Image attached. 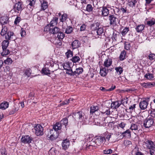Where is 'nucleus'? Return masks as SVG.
I'll return each mask as SVG.
<instances>
[{
	"instance_id": "f257e3e1",
	"label": "nucleus",
	"mask_w": 155,
	"mask_h": 155,
	"mask_svg": "<svg viewBox=\"0 0 155 155\" xmlns=\"http://www.w3.org/2000/svg\"><path fill=\"white\" fill-rule=\"evenodd\" d=\"M92 34H97L95 35H93V36L98 38H102L104 37V32L103 27H100L97 28V29L96 30H92L91 32Z\"/></svg>"
},
{
	"instance_id": "f03ea898",
	"label": "nucleus",
	"mask_w": 155,
	"mask_h": 155,
	"mask_svg": "<svg viewBox=\"0 0 155 155\" xmlns=\"http://www.w3.org/2000/svg\"><path fill=\"white\" fill-rule=\"evenodd\" d=\"M9 44V41L8 40H4L2 43V51L1 54L2 56L6 55L8 54L10 51L7 49Z\"/></svg>"
},
{
	"instance_id": "7ed1b4c3",
	"label": "nucleus",
	"mask_w": 155,
	"mask_h": 155,
	"mask_svg": "<svg viewBox=\"0 0 155 155\" xmlns=\"http://www.w3.org/2000/svg\"><path fill=\"white\" fill-rule=\"evenodd\" d=\"M44 30L45 31L48 32L54 35L58 34L60 31V29L57 27L51 28L50 27L49 25H47L45 27Z\"/></svg>"
},
{
	"instance_id": "20e7f679",
	"label": "nucleus",
	"mask_w": 155,
	"mask_h": 155,
	"mask_svg": "<svg viewBox=\"0 0 155 155\" xmlns=\"http://www.w3.org/2000/svg\"><path fill=\"white\" fill-rule=\"evenodd\" d=\"M32 130L37 136H42L44 134L43 128L40 124L36 125Z\"/></svg>"
},
{
	"instance_id": "39448f33",
	"label": "nucleus",
	"mask_w": 155,
	"mask_h": 155,
	"mask_svg": "<svg viewBox=\"0 0 155 155\" xmlns=\"http://www.w3.org/2000/svg\"><path fill=\"white\" fill-rule=\"evenodd\" d=\"M105 137L106 141L107 140L109 141L110 139L111 141H115L117 140L118 137H117V134H113L110 133H105L103 135Z\"/></svg>"
},
{
	"instance_id": "423d86ee",
	"label": "nucleus",
	"mask_w": 155,
	"mask_h": 155,
	"mask_svg": "<svg viewBox=\"0 0 155 155\" xmlns=\"http://www.w3.org/2000/svg\"><path fill=\"white\" fill-rule=\"evenodd\" d=\"M95 140L93 141V143H94L98 146L101 145L102 143L106 142V139L104 135L96 136L95 137Z\"/></svg>"
},
{
	"instance_id": "0eeeda50",
	"label": "nucleus",
	"mask_w": 155,
	"mask_h": 155,
	"mask_svg": "<svg viewBox=\"0 0 155 155\" xmlns=\"http://www.w3.org/2000/svg\"><path fill=\"white\" fill-rule=\"evenodd\" d=\"M153 123L154 120L152 118L147 117L143 121V126L146 128H149L153 125Z\"/></svg>"
},
{
	"instance_id": "6e6552de",
	"label": "nucleus",
	"mask_w": 155,
	"mask_h": 155,
	"mask_svg": "<svg viewBox=\"0 0 155 155\" xmlns=\"http://www.w3.org/2000/svg\"><path fill=\"white\" fill-rule=\"evenodd\" d=\"M84 113L80 111L74 113L72 116L75 120L81 121L84 118Z\"/></svg>"
},
{
	"instance_id": "1a4fd4ad",
	"label": "nucleus",
	"mask_w": 155,
	"mask_h": 155,
	"mask_svg": "<svg viewBox=\"0 0 155 155\" xmlns=\"http://www.w3.org/2000/svg\"><path fill=\"white\" fill-rule=\"evenodd\" d=\"M109 20L110 21V24L114 26L117 25L118 21L116 16L114 15H110L109 16Z\"/></svg>"
},
{
	"instance_id": "9d476101",
	"label": "nucleus",
	"mask_w": 155,
	"mask_h": 155,
	"mask_svg": "<svg viewBox=\"0 0 155 155\" xmlns=\"http://www.w3.org/2000/svg\"><path fill=\"white\" fill-rule=\"evenodd\" d=\"M24 8V5L21 2H18L14 6L13 9L15 12L21 11Z\"/></svg>"
},
{
	"instance_id": "9b49d317",
	"label": "nucleus",
	"mask_w": 155,
	"mask_h": 155,
	"mask_svg": "<svg viewBox=\"0 0 155 155\" xmlns=\"http://www.w3.org/2000/svg\"><path fill=\"white\" fill-rule=\"evenodd\" d=\"M154 145L153 143L151 140H147L143 142V146L145 149H150Z\"/></svg>"
},
{
	"instance_id": "f8f14e48",
	"label": "nucleus",
	"mask_w": 155,
	"mask_h": 155,
	"mask_svg": "<svg viewBox=\"0 0 155 155\" xmlns=\"http://www.w3.org/2000/svg\"><path fill=\"white\" fill-rule=\"evenodd\" d=\"M49 135H50L48 137V138L51 140H54L58 137V132L52 129L50 130V134H49L48 136Z\"/></svg>"
},
{
	"instance_id": "ddd939ff",
	"label": "nucleus",
	"mask_w": 155,
	"mask_h": 155,
	"mask_svg": "<svg viewBox=\"0 0 155 155\" xmlns=\"http://www.w3.org/2000/svg\"><path fill=\"white\" fill-rule=\"evenodd\" d=\"M32 138L29 135L23 136L21 139V141L24 143H29L31 142Z\"/></svg>"
},
{
	"instance_id": "4468645a",
	"label": "nucleus",
	"mask_w": 155,
	"mask_h": 155,
	"mask_svg": "<svg viewBox=\"0 0 155 155\" xmlns=\"http://www.w3.org/2000/svg\"><path fill=\"white\" fill-rule=\"evenodd\" d=\"M15 35L14 33L11 31H8L5 35V38L6 40H13L15 39Z\"/></svg>"
},
{
	"instance_id": "2eb2a0df",
	"label": "nucleus",
	"mask_w": 155,
	"mask_h": 155,
	"mask_svg": "<svg viewBox=\"0 0 155 155\" xmlns=\"http://www.w3.org/2000/svg\"><path fill=\"white\" fill-rule=\"evenodd\" d=\"M64 36L65 35L64 33L60 31L58 34L57 38L58 39H56L55 40V41H57L58 42H55V44H58L59 45H61L62 43L60 39L62 40L64 38Z\"/></svg>"
},
{
	"instance_id": "dca6fc26",
	"label": "nucleus",
	"mask_w": 155,
	"mask_h": 155,
	"mask_svg": "<svg viewBox=\"0 0 155 155\" xmlns=\"http://www.w3.org/2000/svg\"><path fill=\"white\" fill-rule=\"evenodd\" d=\"M67 23H63L62 25V27L63 29L66 28L65 33L67 34H70L73 31L72 28L70 26H68L66 25Z\"/></svg>"
},
{
	"instance_id": "f3484780",
	"label": "nucleus",
	"mask_w": 155,
	"mask_h": 155,
	"mask_svg": "<svg viewBox=\"0 0 155 155\" xmlns=\"http://www.w3.org/2000/svg\"><path fill=\"white\" fill-rule=\"evenodd\" d=\"M148 104V102L146 100H143L141 101L139 104V106L142 110H144L146 109Z\"/></svg>"
},
{
	"instance_id": "a211bd4d",
	"label": "nucleus",
	"mask_w": 155,
	"mask_h": 155,
	"mask_svg": "<svg viewBox=\"0 0 155 155\" xmlns=\"http://www.w3.org/2000/svg\"><path fill=\"white\" fill-rule=\"evenodd\" d=\"M121 101H118L112 102L111 104V107L113 109H116L118 108L121 104Z\"/></svg>"
},
{
	"instance_id": "6ab92c4d",
	"label": "nucleus",
	"mask_w": 155,
	"mask_h": 155,
	"mask_svg": "<svg viewBox=\"0 0 155 155\" xmlns=\"http://www.w3.org/2000/svg\"><path fill=\"white\" fill-rule=\"evenodd\" d=\"M112 62V59L108 58L105 60L103 65L105 67L108 68L111 65Z\"/></svg>"
},
{
	"instance_id": "aec40b11",
	"label": "nucleus",
	"mask_w": 155,
	"mask_h": 155,
	"mask_svg": "<svg viewBox=\"0 0 155 155\" xmlns=\"http://www.w3.org/2000/svg\"><path fill=\"white\" fill-rule=\"evenodd\" d=\"M58 20V18L56 17L53 18V20L51 21L50 23L47 25H49L50 27H53V26L56 25L57 24Z\"/></svg>"
},
{
	"instance_id": "412c9836",
	"label": "nucleus",
	"mask_w": 155,
	"mask_h": 155,
	"mask_svg": "<svg viewBox=\"0 0 155 155\" xmlns=\"http://www.w3.org/2000/svg\"><path fill=\"white\" fill-rule=\"evenodd\" d=\"M81 45L79 41L77 40H74L71 44V46L73 49L79 47Z\"/></svg>"
},
{
	"instance_id": "4be33fe9",
	"label": "nucleus",
	"mask_w": 155,
	"mask_h": 155,
	"mask_svg": "<svg viewBox=\"0 0 155 155\" xmlns=\"http://www.w3.org/2000/svg\"><path fill=\"white\" fill-rule=\"evenodd\" d=\"M19 105L15 104L13 107L10 110L9 114H13L17 112L19 110Z\"/></svg>"
},
{
	"instance_id": "5701e85b",
	"label": "nucleus",
	"mask_w": 155,
	"mask_h": 155,
	"mask_svg": "<svg viewBox=\"0 0 155 155\" xmlns=\"http://www.w3.org/2000/svg\"><path fill=\"white\" fill-rule=\"evenodd\" d=\"M108 72V70L106 68H100V73L103 77L105 76Z\"/></svg>"
},
{
	"instance_id": "b1692460",
	"label": "nucleus",
	"mask_w": 155,
	"mask_h": 155,
	"mask_svg": "<svg viewBox=\"0 0 155 155\" xmlns=\"http://www.w3.org/2000/svg\"><path fill=\"white\" fill-rule=\"evenodd\" d=\"M62 145L63 148L64 150H66L69 147L70 145L69 140L67 139H65L63 140L62 143Z\"/></svg>"
},
{
	"instance_id": "393cba45",
	"label": "nucleus",
	"mask_w": 155,
	"mask_h": 155,
	"mask_svg": "<svg viewBox=\"0 0 155 155\" xmlns=\"http://www.w3.org/2000/svg\"><path fill=\"white\" fill-rule=\"evenodd\" d=\"M141 86L145 88L151 87L155 86V82H148L147 83H141Z\"/></svg>"
},
{
	"instance_id": "a878e982",
	"label": "nucleus",
	"mask_w": 155,
	"mask_h": 155,
	"mask_svg": "<svg viewBox=\"0 0 155 155\" xmlns=\"http://www.w3.org/2000/svg\"><path fill=\"white\" fill-rule=\"evenodd\" d=\"M121 134V133H120ZM130 131L129 130H127L121 133V135L120 136V138H122L124 137L125 136H130Z\"/></svg>"
},
{
	"instance_id": "bb28decb",
	"label": "nucleus",
	"mask_w": 155,
	"mask_h": 155,
	"mask_svg": "<svg viewBox=\"0 0 155 155\" xmlns=\"http://www.w3.org/2000/svg\"><path fill=\"white\" fill-rule=\"evenodd\" d=\"M61 124L60 122H57L53 126V130L58 131V130H61Z\"/></svg>"
},
{
	"instance_id": "cd10ccee",
	"label": "nucleus",
	"mask_w": 155,
	"mask_h": 155,
	"mask_svg": "<svg viewBox=\"0 0 155 155\" xmlns=\"http://www.w3.org/2000/svg\"><path fill=\"white\" fill-rule=\"evenodd\" d=\"M102 8V15L104 16H107L109 13V10L106 7H104Z\"/></svg>"
},
{
	"instance_id": "c85d7f7f",
	"label": "nucleus",
	"mask_w": 155,
	"mask_h": 155,
	"mask_svg": "<svg viewBox=\"0 0 155 155\" xmlns=\"http://www.w3.org/2000/svg\"><path fill=\"white\" fill-rule=\"evenodd\" d=\"M145 26L143 25H140L136 26L135 29L137 32H140L144 29Z\"/></svg>"
},
{
	"instance_id": "c756f323",
	"label": "nucleus",
	"mask_w": 155,
	"mask_h": 155,
	"mask_svg": "<svg viewBox=\"0 0 155 155\" xmlns=\"http://www.w3.org/2000/svg\"><path fill=\"white\" fill-rule=\"evenodd\" d=\"M100 24L99 23L97 22L92 24L91 25V27L92 29L93 30L96 31V30L97 29V28H100Z\"/></svg>"
},
{
	"instance_id": "7c9ffc66",
	"label": "nucleus",
	"mask_w": 155,
	"mask_h": 155,
	"mask_svg": "<svg viewBox=\"0 0 155 155\" xmlns=\"http://www.w3.org/2000/svg\"><path fill=\"white\" fill-rule=\"evenodd\" d=\"M133 151L135 155H144L143 153L140 151L138 147H135Z\"/></svg>"
},
{
	"instance_id": "2f4dec72",
	"label": "nucleus",
	"mask_w": 155,
	"mask_h": 155,
	"mask_svg": "<svg viewBox=\"0 0 155 155\" xmlns=\"http://www.w3.org/2000/svg\"><path fill=\"white\" fill-rule=\"evenodd\" d=\"M8 103L7 102L2 103L0 105V109L4 110L8 107Z\"/></svg>"
},
{
	"instance_id": "473e14b6",
	"label": "nucleus",
	"mask_w": 155,
	"mask_h": 155,
	"mask_svg": "<svg viewBox=\"0 0 155 155\" xmlns=\"http://www.w3.org/2000/svg\"><path fill=\"white\" fill-rule=\"evenodd\" d=\"M126 56V51L124 50L121 51L120 55L119 57L120 60V61L124 60Z\"/></svg>"
},
{
	"instance_id": "72a5a7b5",
	"label": "nucleus",
	"mask_w": 155,
	"mask_h": 155,
	"mask_svg": "<svg viewBox=\"0 0 155 155\" xmlns=\"http://www.w3.org/2000/svg\"><path fill=\"white\" fill-rule=\"evenodd\" d=\"M41 73L43 74L48 75L51 74L50 71L48 68H42L41 70Z\"/></svg>"
},
{
	"instance_id": "f704fd0d",
	"label": "nucleus",
	"mask_w": 155,
	"mask_h": 155,
	"mask_svg": "<svg viewBox=\"0 0 155 155\" xmlns=\"http://www.w3.org/2000/svg\"><path fill=\"white\" fill-rule=\"evenodd\" d=\"M84 137H85V139L87 140L88 141L90 142L91 141V144H93L92 146H93V143H93L92 141H94V140H93V139L92 137V136L88 135L87 134L84 135Z\"/></svg>"
},
{
	"instance_id": "c9c22d12",
	"label": "nucleus",
	"mask_w": 155,
	"mask_h": 155,
	"mask_svg": "<svg viewBox=\"0 0 155 155\" xmlns=\"http://www.w3.org/2000/svg\"><path fill=\"white\" fill-rule=\"evenodd\" d=\"M98 110L99 108L97 106H92L90 107V113L93 114Z\"/></svg>"
},
{
	"instance_id": "e433bc0d",
	"label": "nucleus",
	"mask_w": 155,
	"mask_h": 155,
	"mask_svg": "<svg viewBox=\"0 0 155 155\" xmlns=\"http://www.w3.org/2000/svg\"><path fill=\"white\" fill-rule=\"evenodd\" d=\"M8 29L7 27L5 26H2V29L1 35L2 36L5 35L6 33L8 32Z\"/></svg>"
},
{
	"instance_id": "4c0bfd02",
	"label": "nucleus",
	"mask_w": 155,
	"mask_h": 155,
	"mask_svg": "<svg viewBox=\"0 0 155 155\" xmlns=\"http://www.w3.org/2000/svg\"><path fill=\"white\" fill-rule=\"evenodd\" d=\"M137 2L136 0H129L128 4L130 6L133 7L135 6V4Z\"/></svg>"
},
{
	"instance_id": "58836bf2",
	"label": "nucleus",
	"mask_w": 155,
	"mask_h": 155,
	"mask_svg": "<svg viewBox=\"0 0 155 155\" xmlns=\"http://www.w3.org/2000/svg\"><path fill=\"white\" fill-rule=\"evenodd\" d=\"M83 71V69L82 68H76L75 71H74V75L79 74H81Z\"/></svg>"
},
{
	"instance_id": "ea45409f",
	"label": "nucleus",
	"mask_w": 155,
	"mask_h": 155,
	"mask_svg": "<svg viewBox=\"0 0 155 155\" xmlns=\"http://www.w3.org/2000/svg\"><path fill=\"white\" fill-rule=\"evenodd\" d=\"M57 150L54 147L51 148L49 150L48 153L49 155H55Z\"/></svg>"
},
{
	"instance_id": "a19ab883",
	"label": "nucleus",
	"mask_w": 155,
	"mask_h": 155,
	"mask_svg": "<svg viewBox=\"0 0 155 155\" xmlns=\"http://www.w3.org/2000/svg\"><path fill=\"white\" fill-rule=\"evenodd\" d=\"M68 122V119L67 118L65 117L63 119L60 121V124H61V125H64L66 127L67 125Z\"/></svg>"
},
{
	"instance_id": "79ce46f5",
	"label": "nucleus",
	"mask_w": 155,
	"mask_h": 155,
	"mask_svg": "<svg viewBox=\"0 0 155 155\" xmlns=\"http://www.w3.org/2000/svg\"><path fill=\"white\" fill-rule=\"evenodd\" d=\"M46 1L43 0L42 3H41V9L43 10L46 9L48 7V5Z\"/></svg>"
},
{
	"instance_id": "37998d69",
	"label": "nucleus",
	"mask_w": 155,
	"mask_h": 155,
	"mask_svg": "<svg viewBox=\"0 0 155 155\" xmlns=\"http://www.w3.org/2000/svg\"><path fill=\"white\" fill-rule=\"evenodd\" d=\"M115 70L117 73L119 75L123 71L122 68L121 67H118L115 68Z\"/></svg>"
},
{
	"instance_id": "c03bdc74",
	"label": "nucleus",
	"mask_w": 155,
	"mask_h": 155,
	"mask_svg": "<svg viewBox=\"0 0 155 155\" xmlns=\"http://www.w3.org/2000/svg\"><path fill=\"white\" fill-rule=\"evenodd\" d=\"M68 18V15L66 13H63L61 15V18L60 19L61 21L63 22Z\"/></svg>"
},
{
	"instance_id": "a18cd8bd",
	"label": "nucleus",
	"mask_w": 155,
	"mask_h": 155,
	"mask_svg": "<svg viewBox=\"0 0 155 155\" xmlns=\"http://www.w3.org/2000/svg\"><path fill=\"white\" fill-rule=\"evenodd\" d=\"M129 31V27H125L123 30L121 32V34L123 36H125Z\"/></svg>"
},
{
	"instance_id": "49530a36",
	"label": "nucleus",
	"mask_w": 155,
	"mask_h": 155,
	"mask_svg": "<svg viewBox=\"0 0 155 155\" xmlns=\"http://www.w3.org/2000/svg\"><path fill=\"white\" fill-rule=\"evenodd\" d=\"M80 60V58L79 57L77 56H75L72 57V59L71 60L74 63H76L78 62Z\"/></svg>"
},
{
	"instance_id": "de8ad7c7",
	"label": "nucleus",
	"mask_w": 155,
	"mask_h": 155,
	"mask_svg": "<svg viewBox=\"0 0 155 155\" xmlns=\"http://www.w3.org/2000/svg\"><path fill=\"white\" fill-rule=\"evenodd\" d=\"M5 63L7 64H12L13 61L11 58H8L4 61Z\"/></svg>"
},
{
	"instance_id": "09e8293b",
	"label": "nucleus",
	"mask_w": 155,
	"mask_h": 155,
	"mask_svg": "<svg viewBox=\"0 0 155 155\" xmlns=\"http://www.w3.org/2000/svg\"><path fill=\"white\" fill-rule=\"evenodd\" d=\"M130 129L132 130H138V126L136 124H132Z\"/></svg>"
},
{
	"instance_id": "8fccbe9b",
	"label": "nucleus",
	"mask_w": 155,
	"mask_h": 155,
	"mask_svg": "<svg viewBox=\"0 0 155 155\" xmlns=\"http://www.w3.org/2000/svg\"><path fill=\"white\" fill-rule=\"evenodd\" d=\"M144 77L145 78L149 80L152 79L153 78V74L150 73L146 74L145 75Z\"/></svg>"
},
{
	"instance_id": "3c124183",
	"label": "nucleus",
	"mask_w": 155,
	"mask_h": 155,
	"mask_svg": "<svg viewBox=\"0 0 155 155\" xmlns=\"http://www.w3.org/2000/svg\"><path fill=\"white\" fill-rule=\"evenodd\" d=\"M131 46V44L129 42H127L125 43V48L127 50H129Z\"/></svg>"
},
{
	"instance_id": "603ef678",
	"label": "nucleus",
	"mask_w": 155,
	"mask_h": 155,
	"mask_svg": "<svg viewBox=\"0 0 155 155\" xmlns=\"http://www.w3.org/2000/svg\"><path fill=\"white\" fill-rule=\"evenodd\" d=\"M36 2V0H29V3L28 5V6H30L33 7H34Z\"/></svg>"
},
{
	"instance_id": "864d4df0",
	"label": "nucleus",
	"mask_w": 155,
	"mask_h": 155,
	"mask_svg": "<svg viewBox=\"0 0 155 155\" xmlns=\"http://www.w3.org/2000/svg\"><path fill=\"white\" fill-rule=\"evenodd\" d=\"M93 8L90 4H88L86 7V10L89 12H91L93 10Z\"/></svg>"
},
{
	"instance_id": "5fc2aeb1",
	"label": "nucleus",
	"mask_w": 155,
	"mask_h": 155,
	"mask_svg": "<svg viewBox=\"0 0 155 155\" xmlns=\"http://www.w3.org/2000/svg\"><path fill=\"white\" fill-rule=\"evenodd\" d=\"M65 70H66L67 71L71 69V68L69 64L68 63H66L64 64L63 66Z\"/></svg>"
},
{
	"instance_id": "6e6d98bb",
	"label": "nucleus",
	"mask_w": 155,
	"mask_h": 155,
	"mask_svg": "<svg viewBox=\"0 0 155 155\" xmlns=\"http://www.w3.org/2000/svg\"><path fill=\"white\" fill-rule=\"evenodd\" d=\"M155 24V20H150L147 21V24L149 26H151Z\"/></svg>"
},
{
	"instance_id": "4d7b16f0",
	"label": "nucleus",
	"mask_w": 155,
	"mask_h": 155,
	"mask_svg": "<svg viewBox=\"0 0 155 155\" xmlns=\"http://www.w3.org/2000/svg\"><path fill=\"white\" fill-rule=\"evenodd\" d=\"M66 54L68 58L71 57L73 56V54L72 51L70 50L68 51L66 53Z\"/></svg>"
},
{
	"instance_id": "13d9d810",
	"label": "nucleus",
	"mask_w": 155,
	"mask_h": 155,
	"mask_svg": "<svg viewBox=\"0 0 155 155\" xmlns=\"http://www.w3.org/2000/svg\"><path fill=\"white\" fill-rule=\"evenodd\" d=\"M148 57L149 59L150 60L152 61L154 60L155 59V54L151 53L149 55Z\"/></svg>"
},
{
	"instance_id": "bf43d9fd",
	"label": "nucleus",
	"mask_w": 155,
	"mask_h": 155,
	"mask_svg": "<svg viewBox=\"0 0 155 155\" xmlns=\"http://www.w3.org/2000/svg\"><path fill=\"white\" fill-rule=\"evenodd\" d=\"M25 74L28 77H29L31 74V70L30 69H27L25 72Z\"/></svg>"
},
{
	"instance_id": "052dcab7",
	"label": "nucleus",
	"mask_w": 155,
	"mask_h": 155,
	"mask_svg": "<svg viewBox=\"0 0 155 155\" xmlns=\"http://www.w3.org/2000/svg\"><path fill=\"white\" fill-rule=\"evenodd\" d=\"M151 116L153 117H155V109H151L150 112Z\"/></svg>"
},
{
	"instance_id": "680f3d73",
	"label": "nucleus",
	"mask_w": 155,
	"mask_h": 155,
	"mask_svg": "<svg viewBox=\"0 0 155 155\" xmlns=\"http://www.w3.org/2000/svg\"><path fill=\"white\" fill-rule=\"evenodd\" d=\"M124 144L125 146H127L132 144L131 141L129 140H126L124 141Z\"/></svg>"
},
{
	"instance_id": "e2e57ef3",
	"label": "nucleus",
	"mask_w": 155,
	"mask_h": 155,
	"mask_svg": "<svg viewBox=\"0 0 155 155\" xmlns=\"http://www.w3.org/2000/svg\"><path fill=\"white\" fill-rule=\"evenodd\" d=\"M112 150L111 149L108 150H104V152L105 154H110L112 152Z\"/></svg>"
},
{
	"instance_id": "0e129e2a",
	"label": "nucleus",
	"mask_w": 155,
	"mask_h": 155,
	"mask_svg": "<svg viewBox=\"0 0 155 155\" xmlns=\"http://www.w3.org/2000/svg\"><path fill=\"white\" fill-rule=\"evenodd\" d=\"M150 153L151 155H155V147H153L150 149Z\"/></svg>"
},
{
	"instance_id": "69168bd1",
	"label": "nucleus",
	"mask_w": 155,
	"mask_h": 155,
	"mask_svg": "<svg viewBox=\"0 0 155 155\" xmlns=\"http://www.w3.org/2000/svg\"><path fill=\"white\" fill-rule=\"evenodd\" d=\"M3 68L4 71L5 72H9L10 70V67L8 65H6L5 67H3Z\"/></svg>"
},
{
	"instance_id": "338daca9",
	"label": "nucleus",
	"mask_w": 155,
	"mask_h": 155,
	"mask_svg": "<svg viewBox=\"0 0 155 155\" xmlns=\"http://www.w3.org/2000/svg\"><path fill=\"white\" fill-rule=\"evenodd\" d=\"M136 104H134L132 105H131L129 107V109L130 110V111L132 112L133 110H134L135 108Z\"/></svg>"
},
{
	"instance_id": "774afa93",
	"label": "nucleus",
	"mask_w": 155,
	"mask_h": 155,
	"mask_svg": "<svg viewBox=\"0 0 155 155\" xmlns=\"http://www.w3.org/2000/svg\"><path fill=\"white\" fill-rule=\"evenodd\" d=\"M1 153L2 155H6L7 154L5 149V148H2L1 149Z\"/></svg>"
}]
</instances>
